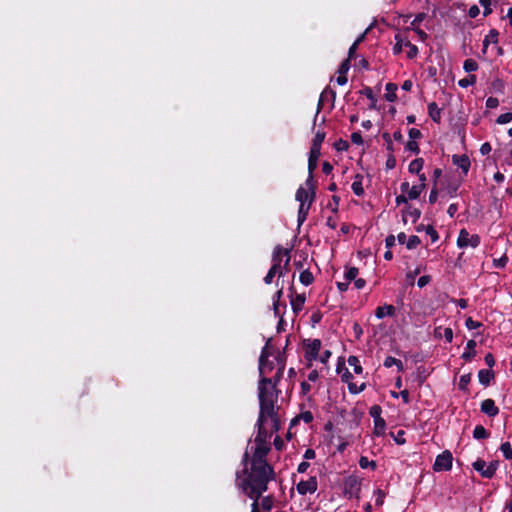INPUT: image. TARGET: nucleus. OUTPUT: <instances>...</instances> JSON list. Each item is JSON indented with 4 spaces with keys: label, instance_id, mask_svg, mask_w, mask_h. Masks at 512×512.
<instances>
[{
    "label": "nucleus",
    "instance_id": "obj_1",
    "mask_svg": "<svg viewBox=\"0 0 512 512\" xmlns=\"http://www.w3.org/2000/svg\"><path fill=\"white\" fill-rule=\"evenodd\" d=\"M266 456L252 455L246 450L242 457L244 466L241 472H237V479L244 476L239 487L249 498L259 500L261 495L267 491L268 484L275 479V471L272 465L267 462Z\"/></svg>",
    "mask_w": 512,
    "mask_h": 512
},
{
    "label": "nucleus",
    "instance_id": "obj_2",
    "mask_svg": "<svg viewBox=\"0 0 512 512\" xmlns=\"http://www.w3.org/2000/svg\"><path fill=\"white\" fill-rule=\"evenodd\" d=\"M262 412H265L262 408ZM257 435L254 439L255 446L251 447L252 455L266 456L271 451L270 439L272 432H268L263 424V413L258 414L256 422Z\"/></svg>",
    "mask_w": 512,
    "mask_h": 512
},
{
    "label": "nucleus",
    "instance_id": "obj_3",
    "mask_svg": "<svg viewBox=\"0 0 512 512\" xmlns=\"http://www.w3.org/2000/svg\"><path fill=\"white\" fill-rule=\"evenodd\" d=\"M259 400V413L263 412V424L265 425L268 418H270L272 422V433H277L281 429V420L278 414L279 406L277 405L278 401L267 399V395L264 390H261V397Z\"/></svg>",
    "mask_w": 512,
    "mask_h": 512
},
{
    "label": "nucleus",
    "instance_id": "obj_4",
    "mask_svg": "<svg viewBox=\"0 0 512 512\" xmlns=\"http://www.w3.org/2000/svg\"><path fill=\"white\" fill-rule=\"evenodd\" d=\"M284 364L278 367L277 372L272 378L262 376L258 382V399L261 397V390L263 389L267 395V399L278 401L281 391L278 389V384L281 381L284 373Z\"/></svg>",
    "mask_w": 512,
    "mask_h": 512
},
{
    "label": "nucleus",
    "instance_id": "obj_5",
    "mask_svg": "<svg viewBox=\"0 0 512 512\" xmlns=\"http://www.w3.org/2000/svg\"><path fill=\"white\" fill-rule=\"evenodd\" d=\"M382 408L380 405H373L369 409V415L374 420V429L373 435L375 436H383L385 434L386 422L381 417Z\"/></svg>",
    "mask_w": 512,
    "mask_h": 512
},
{
    "label": "nucleus",
    "instance_id": "obj_6",
    "mask_svg": "<svg viewBox=\"0 0 512 512\" xmlns=\"http://www.w3.org/2000/svg\"><path fill=\"white\" fill-rule=\"evenodd\" d=\"M304 357L307 361L311 362L318 359L321 349L320 339H304L303 340Z\"/></svg>",
    "mask_w": 512,
    "mask_h": 512
},
{
    "label": "nucleus",
    "instance_id": "obj_7",
    "mask_svg": "<svg viewBox=\"0 0 512 512\" xmlns=\"http://www.w3.org/2000/svg\"><path fill=\"white\" fill-rule=\"evenodd\" d=\"M481 238L478 234H472L465 229H461L457 238V246L459 248H466L468 246H471L473 248H476L480 245Z\"/></svg>",
    "mask_w": 512,
    "mask_h": 512
},
{
    "label": "nucleus",
    "instance_id": "obj_8",
    "mask_svg": "<svg viewBox=\"0 0 512 512\" xmlns=\"http://www.w3.org/2000/svg\"><path fill=\"white\" fill-rule=\"evenodd\" d=\"M453 455L449 450L443 451L437 455L433 464V470L435 472L449 471L452 469Z\"/></svg>",
    "mask_w": 512,
    "mask_h": 512
},
{
    "label": "nucleus",
    "instance_id": "obj_9",
    "mask_svg": "<svg viewBox=\"0 0 512 512\" xmlns=\"http://www.w3.org/2000/svg\"><path fill=\"white\" fill-rule=\"evenodd\" d=\"M361 482L356 476H349L344 482V493L349 497L358 496Z\"/></svg>",
    "mask_w": 512,
    "mask_h": 512
},
{
    "label": "nucleus",
    "instance_id": "obj_10",
    "mask_svg": "<svg viewBox=\"0 0 512 512\" xmlns=\"http://www.w3.org/2000/svg\"><path fill=\"white\" fill-rule=\"evenodd\" d=\"M318 487V482L315 476L310 477L308 480L304 481L301 480L296 488L300 495H305L307 493H314L316 492Z\"/></svg>",
    "mask_w": 512,
    "mask_h": 512
},
{
    "label": "nucleus",
    "instance_id": "obj_11",
    "mask_svg": "<svg viewBox=\"0 0 512 512\" xmlns=\"http://www.w3.org/2000/svg\"><path fill=\"white\" fill-rule=\"evenodd\" d=\"M289 253L290 249H285L279 244L276 245L272 253V266H275L276 268L281 270V263L283 261V257L288 256Z\"/></svg>",
    "mask_w": 512,
    "mask_h": 512
},
{
    "label": "nucleus",
    "instance_id": "obj_12",
    "mask_svg": "<svg viewBox=\"0 0 512 512\" xmlns=\"http://www.w3.org/2000/svg\"><path fill=\"white\" fill-rule=\"evenodd\" d=\"M452 162L454 165L458 166L461 169L462 173L466 176L469 172L471 162L469 157L466 154L462 155H453Z\"/></svg>",
    "mask_w": 512,
    "mask_h": 512
},
{
    "label": "nucleus",
    "instance_id": "obj_13",
    "mask_svg": "<svg viewBox=\"0 0 512 512\" xmlns=\"http://www.w3.org/2000/svg\"><path fill=\"white\" fill-rule=\"evenodd\" d=\"M498 35L499 34H486L483 40V51L486 52L490 45H492V50H496V54L502 55L503 49L499 47L498 44Z\"/></svg>",
    "mask_w": 512,
    "mask_h": 512
},
{
    "label": "nucleus",
    "instance_id": "obj_14",
    "mask_svg": "<svg viewBox=\"0 0 512 512\" xmlns=\"http://www.w3.org/2000/svg\"><path fill=\"white\" fill-rule=\"evenodd\" d=\"M481 412L489 417H495L499 414V408L495 405L493 399H485L481 402Z\"/></svg>",
    "mask_w": 512,
    "mask_h": 512
},
{
    "label": "nucleus",
    "instance_id": "obj_15",
    "mask_svg": "<svg viewBox=\"0 0 512 512\" xmlns=\"http://www.w3.org/2000/svg\"><path fill=\"white\" fill-rule=\"evenodd\" d=\"M396 313V309L393 305L391 304H385L383 306H378L376 309H375V316L378 318V319H383L385 316H394Z\"/></svg>",
    "mask_w": 512,
    "mask_h": 512
},
{
    "label": "nucleus",
    "instance_id": "obj_16",
    "mask_svg": "<svg viewBox=\"0 0 512 512\" xmlns=\"http://www.w3.org/2000/svg\"><path fill=\"white\" fill-rule=\"evenodd\" d=\"M477 343L475 340L470 339L466 343L465 351L462 353L461 358L469 362L476 356Z\"/></svg>",
    "mask_w": 512,
    "mask_h": 512
},
{
    "label": "nucleus",
    "instance_id": "obj_17",
    "mask_svg": "<svg viewBox=\"0 0 512 512\" xmlns=\"http://www.w3.org/2000/svg\"><path fill=\"white\" fill-rule=\"evenodd\" d=\"M320 155H321L320 150L310 148L309 158H308V173L309 174H313L314 171L316 170L317 165H318V159H319Z\"/></svg>",
    "mask_w": 512,
    "mask_h": 512
},
{
    "label": "nucleus",
    "instance_id": "obj_18",
    "mask_svg": "<svg viewBox=\"0 0 512 512\" xmlns=\"http://www.w3.org/2000/svg\"><path fill=\"white\" fill-rule=\"evenodd\" d=\"M313 202H314V199L310 198L309 202L307 204H304L302 202V204L299 205L298 215H297V221H298L299 226L302 225L306 221L308 213H309V209Z\"/></svg>",
    "mask_w": 512,
    "mask_h": 512
},
{
    "label": "nucleus",
    "instance_id": "obj_19",
    "mask_svg": "<svg viewBox=\"0 0 512 512\" xmlns=\"http://www.w3.org/2000/svg\"><path fill=\"white\" fill-rule=\"evenodd\" d=\"M495 373L492 369H481L478 372V379L480 384L487 387L490 385V382L494 379Z\"/></svg>",
    "mask_w": 512,
    "mask_h": 512
},
{
    "label": "nucleus",
    "instance_id": "obj_20",
    "mask_svg": "<svg viewBox=\"0 0 512 512\" xmlns=\"http://www.w3.org/2000/svg\"><path fill=\"white\" fill-rule=\"evenodd\" d=\"M325 98H331L332 102H334L335 98H336V92L330 88H326L320 95V98H319V101H318V105H317V111H316V114H315V118H314V121L316 120L319 112L321 111V109L323 108V101Z\"/></svg>",
    "mask_w": 512,
    "mask_h": 512
},
{
    "label": "nucleus",
    "instance_id": "obj_21",
    "mask_svg": "<svg viewBox=\"0 0 512 512\" xmlns=\"http://www.w3.org/2000/svg\"><path fill=\"white\" fill-rule=\"evenodd\" d=\"M305 299V294H297L295 297L291 298L290 304L295 314H298L303 309Z\"/></svg>",
    "mask_w": 512,
    "mask_h": 512
},
{
    "label": "nucleus",
    "instance_id": "obj_22",
    "mask_svg": "<svg viewBox=\"0 0 512 512\" xmlns=\"http://www.w3.org/2000/svg\"><path fill=\"white\" fill-rule=\"evenodd\" d=\"M428 114L433 122L438 124L441 122V109L438 107L436 102L428 104Z\"/></svg>",
    "mask_w": 512,
    "mask_h": 512
},
{
    "label": "nucleus",
    "instance_id": "obj_23",
    "mask_svg": "<svg viewBox=\"0 0 512 512\" xmlns=\"http://www.w3.org/2000/svg\"><path fill=\"white\" fill-rule=\"evenodd\" d=\"M426 189L425 183H419L410 187V190L406 194L409 200H416L420 197L421 193Z\"/></svg>",
    "mask_w": 512,
    "mask_h": 512
},
{
    "label": "nucleus",
    "instance_id": "obj_24",
    "mask_svg": "<svg viewBox=\"0 0 512 512\" xmlns=\"http://www.w3.org/2000/svg\"><path fill=\"white\" fill-rule=\"evenodd\" d=\"M386 93L384 95V98L388 102H395L397 100V94L396 91L398 89L397 85L395 83L389 82L385 86Z\"/></svg>",
    "mask_w": 512,
    "mask_h": 512
},
{
    "label": "nucleus",
    "instance_id": "obj_25",
    "mask_svg": "<svg viewBox=\"0 0 512 512\" xmlns=\"http://www.w3.org/2000/svg\"><path fill=\"white\" fill-rule=\"evenodd\" d=\"M407 215H409L412 218L413 223H415L421 217V210L418 208H412V207L410 209L405 208L402 211V218H403L404 223L407 222V219H406Z\"/></svg>",
    "mask_w": 512,
    "mask_h": 512
},
{
    "label": "nucleus",
    "instance_id": "obj_26",
    "mask_svg": "<svg viewBox=\"0 0 512 512\" xmlns=\"http://www.w3.org/2000/svg\"><path fill=\"white\" fill-rule=\"evenodd\" d=\"M383 365L386 368H390L392 366H396L398 372H403L404 371V365H403L402 361L397 359V358H394L392 356H387L385 358V360H384Z\"/></svg>",
    "mask_w": 512,
    "mask_h": 512
},
{
    "label": "nucleus",
    "instance_id": "obj_27",
    "mask_svg": "<svg viewBox=\"0 0 512 512\" xmlns=\"http://www.w3.org/2000/svg\"><path fill=\"white\" fill-rule=\"evenodd\" d=\"M363 176L361 174H357L355 176V180L351 185V189L354 194L357 196H362L364 194L363 184H362Z\"/></svg>",
    "mask_w": 512,
    "mask_h": 512
},
{
    "label": "nucleus",
    "instance_id": "obj_28",
    "mask_svg": "<svg viewBox=\"0 0 512 512\" xmlns=\"http://www.w3.org/2000/svg\"><path fill=\"white\" fill-rule=\"evenodd\" d=\"M306 190L310 191V198L314 199L316 198V189H317V183L314 180L313 174L308 173V177L305 181Z\"/></svg>",
    "mask_w": 512,
    "mask_h": 512
},
{
    "label": "nucleus",
    "instance_id": "obj_29",
    "mask_svg": "<svg viewBox=\"0 0 512 512\" xmlns=\"http://www.w3.org/2000/svg\"><path fill=\"white\" fill-rule=\"evenodd\" d=\"M424 165V159L423 158H416L412 160L408 166V171L411 174H419L421 170L423 169Z\"/></svg>",
    "mask_w": 512,
    "mask_h": 512
},
{
    "label": "nucleus",
    "instance_id": "obj_30",
    "mask_svg": "<svg viewBox=\"0 0 512 512\" xmlns=\"http://www.w3.org/2000/svg\"><path fill=\"white\" fill-rule=\"evenodd\" d=\"M326 133L324 131H317L314 138L312 139L311 149H316L321 151V145L325 140Z\"/></svg>",
    "mask_w": 512,
    "mask_h": 512
},
{
    "label": "nucleus",
    "instance_id": "obj_31",
    "mask_svg": "<svg viewBox=\"0 0 512 512\" xmlns=\"http://www.w3.org/2000/svg\"><path fill=\"white\" fill-rule=\"evenodd\" d=\"M472 467L474 470H476L483 478L491 479V477H488L486 474V462L483 459H477L473 464Z\"/></svg>",
    "mask_w": 512,
    "mask_h": 512
},
{
    "label": "nucleus",
    "instance_id": "obj_32",
    "mask_svg": "<svg viewBox=\"0 0 512 512\" xmlns=\"http://www.w3.org/2000/svg\"><path fill=\"white\" fill-rule=\"evenodd\" d=\"M295 198L297 201L300 202V204H302V201L304 204H307L310 199V191H308L304 187L300 186L296 191Z\"/></svg>",
    "mask_w": 512,
    "mask_h": 512
},
{
    "label": "nucleus",
    "instance_id": "obj_33",
    "mask_svg": "<svg viewBox=\"0 0 512 512\" xmlns=\"http://www.w3.org/2000/svg\"><path fill=\"white\" fill-rule=\"evenodd\" d=\"M490 436L488 430L482 425H476L473 430V437L477 440L487 439Z\"/></svg>",
    "mask_w": 512,
    "mask_h": 512
},
{
    "label": "nucleus",
    "instance_id": "obj_34",
    "mask_svg": "<svg viewBox=\"0 0 512 512\" xmlns=\"http://www.w3.org/2000/svg\"><path fill=\"white\" fill-rule=\"evenodd\" d=\"M367 34H360L359 37L354 41V43L350 46L348 50V57L346 59H353L356 56V50L359 44L365 39Z\"/></svg>",
    "mask_w": 512,
    "mask_h": 512
},
{
    "label": "nucleus",
    "instance_id": "obj_35",
    "mask_svg": "<svg viewBox=\"0 0 512 512\" xmlns=\"http://www.w3.org/2000/svg\"><path fill=\"white\" fill-rule=\"evenodd\" d=\"M277 274H278L279 277H282L283 276V270H280V269L276 268L275 266H271L270 269L268 270V273L264 277L265 284H267V285L271 284L272 281H273V278Z\"/></svg>",
    "mask_w": 512,
    "mask_h": 512
},
{
    "label": "nucleus",
    "instance_id": "obj_36",
    "mask_svg": "<svg viewBox=\"0 0 512 512\" xmlns=\"http://www.w3.org/2000/svg\"><path fill=\"white\" fill-rule=\"evenodd\" d=\"M427 17V14L424 13V12H421V13H418L414 20L411 22V29L413 30V32H423V30H421L418 25L423 22Z\"/></svg>",
    "mask_w": 512,
    "mask_h": 512
},
{
    "label": "nucleus",
    "instance_id": "obj_37",
    "mask_svg": "<svg viewBox=\"0 0 512 512\" xmlns=\"http://www.w3.org/2000/svg\"><path fill=\"white\" fill-rule=\"evenodd\" d=\"M299 280L303 285L308 286L313 283L314 276L309 269H306L300 273Z\"/></svg>",
    "mask_w": 512,
    "mask_h": 512
},
{
    "label": "nucleus",
    "instance_id": "obj_38",
    "mask_svg": "<svg viewBox=\"0 0 512 512\" xmlns=\"http://www.w3.org/2000/svg\"><path fill=\"white\" fill-rule=\"evenodd\" d=\"M360 93L364 96H366L370 101H371V105H370V108L371 109H374L376 108V102H377V98L375 97L374 93H373V90L370 88V87H364Z\"/></svg>",
    "mask_w": 512,
    "mask_h": 512
},
{
    "label": "nucleus",
    "instance_id": "obj_39",
    "mask_svg": "<svg viewBox=\"0 0 512 512\" xmlns=\"http://www.w3.org/2000/svg\"><path fill=\"white\" fill-rule=\"evenodd\" d=\"M358 273H359V270L357 267L346 266L344 278L346 279V281H348L350 283V281H354L357 278Z\"/></svg>",
    "mask_w": 512,
    "mask_h": 512
},
{
    "label": "nucleus",
    "instance_id": "obj_40",
    "mask_svg": "<svg viewBox=\"0 0 512 512\" xmlns=\"http://www.w3.org/2000/svg\"><path fill=\"white\" fill-rule=\"evenodd\" d=\"M359 466L362 469H372L375 470L377 468V463L374 460H369L366 456H361L359 459Z\"/></svg>",
    "mask_w": 512,
    "mask_h": 512
},
{
    "label": "nucleus",
    "instance_id": "obj_41",
    "mask_svg": "<svg viewBox=\"0 0 512 512\" xmlns=\"http://www.w3.org/2000/svg\"><path fill=\"white\" fill-rule=\"evenodd\" d=\"M348 364L353 367V370L356 374H361L363 371V368L360 364L359 359L356 356H349L348 357Z\"/></svg>",
    "mask_w": 512,
    "mask_h": 512
},
{
    "label": "nucleus",
    "instance_id": "obj_42",
    "mask_svg": "<svg viewBox=\"0 0 512 512\" xmlns=\"http://www.w3.org/2000/svg\"><path fill=\"white\" fill-rule=\"evenodd\" d=\"M470 381H471V373L462 375L459 379L458 388L462 391L467 392L468 385H469Z\"/></svg>",
    "mask_w": 512,
    "mask_h": 512
},
{
    "label": "nucleus",
    "instance_id": "obj_43",
    "mask_svg": "<svg viewBox=\"0 0 512 512\" xmlns=\"http://www.w3.org/2000/svg\"><path fill=\"white\" fill-rule=\"evenodd\" d=\"M463 69L468 73L474 72L478 69V63L474 59L468 58L464 61Z\"/></svg>",
    "mask_w": 512,
    "mask_h": 512
},
{
    "label": "nucleus",
    "instance_id": "obj_44",
    "mask_svg": "<svg viewBox=\"0 0 512 512\" xmlns=\"http://www.w3.org/2000/svg\"><path fill=\"white\" fill-rule=\"evenodd\" d=\"M491 88L496 93H504L505 83L503 80L496 78L492 81Z\"/></svg>",
    "mask_w": 512,
    "mask_h": 512
},
{
    "label": "nucleus",
    "instance_id": "obj_45",
    "mask_svg": "<svg viewBox=\"0 0 512 512\" xmlns=\"http://www.w3.org/2000/svg\"><path fill=\"white\" fill-rule=\"evenodd\" d=\"M420 244L421 239L417 235H411L406 242V247L409 250H413L417 248Z\"/></svg>",
    "mask_w": 512,
    "mask_h": 512
},
{
    "label": "nucleus",
    "instance_id": "obj_46",
    "mask_svg": "<svg viewBox=\"0 0 512 512\" xmlns=\"http://www.w3.org/2000/svg\"><path fill=\"white\" fill-rule=\"evenodd\" d=\"M274 505L273 496L268 495L262 498L261 507L264 511H271Z\"/></svg>",
    "mask_w": 512,
    "mask_h": 512
},
{
    "label": "nucleus",
    "instance_id": "obj_47",
    "mask_svg": "<svg viewBox=\"0 0 512 512\" xmlns=\"http://www.w3.org/2000/svg\"><path fill=\"white\" fill-rule=\"evenodd\" d=\"M476 83V76L475 75H468L467 77L460 79L458 81V85L462 88H467L471 85H474Z\"/></svg>",
    "mask_w": 512,
    "mask_h": 512
},
{
    "label": "nucleus",
    "instance_id": "obj_48",
    "mask_svg": "<svg viewBox=\"0 0 512 512\" xmlns=\"http://www.w3.org/2000/svg\"><path fill=\"white\" fill-rule=\"evenodd\" d=\"M500 451L502 452L505 459H512V447L509 442L502 443L500 446Z\"/></svg>",
    "mask_w": 512,
    "mask_h": 512
},
{
    "label": "nucleus",
    "instance_id": "obj_49",
    "mask_svg": "<svg viewBox=\"0 0 512 512\" xmlns=\"http://www.w3.org/2000/svg\"><path fill=\"white\" fill-rule=\"evenodd\" d=\"M390 436L394 439L396 444L398 445H404L406 443L405 439V431L404 430H398L396 434L393 432H390Z\"/></svg>",
    "mask_w": 512,
    "mask_h": 512
},
{
    "label": "nucleus",
    "instance_id": "obj_50",
    "mask_svg": "<svg viewBox=\"0 0 512 512\" xmlns=\"http://www.w3.org/2000/svg\"><path fill=\"white\" fill-rule=\"evenodd\" d=\"M425 232L430 237L432 243H435L439 240V234L432 225H427Z\"/></svg>",
    "mask_w": 512,
    "mask_h": 512
},
{
    "label": "nucleus",
    "instance_id": "obj_51",
    "mask_svg": "<svg viewBox=\"0 0 512 512\" xmlns=\"http://www.w3.org/2000/svg\"><path fill=\"white\" fill-rule=\"evenodd\" d=\"M405 47H408L407 58L413 59L418 55V48L416 45L412 44L410 41L405 42Z\"/></svg>",
    "mask_w": 512,
    "mask_h": 512
},
{
    "label": "nucleus",
    "instance_id": "obj_52",
    "mask_svg": "<svg viewBox=\"0 0 512 512\" xmlns=\"http://www.w3.org/2000/svg\"><path fill=\"white\" fill-rule=\"evenodd\" d=\"M395 45L393 47V51L395 54H398L402 51V42H404V34H395Z\"/></svg>",
    "mask_w": 512,
    "mask_h": 512
},
{
    "label": "nucleus",
    "instance_id": "obj_53",
    "mask_svg": "<svg viewBox=\"0 0 512 512\" xmlns=\"http://www.w3.org/2000/svg\"><path fill=\"white\" fill-rule=\"evenodd\" d=\"M333 147L336 151L342 152L348 150L349 143L346 140L338 139L334 142Z\"/></svg>",
    "mask_w": 512,
    "mask_h": 512
},
{
    "label": "nucleus",
    "instance_id": "obj_54",
    "mask_svg": "<svg viewBox=\"0 0 512 512\" xmlns=\"http://www.w3.org/2000/svg\"><path fill=\"white\" fill-rule=\"evenodd\" d=\"M340 197L337 195H333L331 202L328 203L327 208H329L333 213H337L339 209Z\"/></svg>",
    "mask_w": 512,
    "mask_h": 512
},
{
    "label": "nucleus",
    "instance_id": "obj_55",
    "mask_svg": "<svg viewBox=\"0 0 512 512\" xmlns=\"http://www.w3.org/2000/svg\"><path fill=\"white\" fill-rule=\"evenodd\" d=\"M499 462L497 460L491 461L486 468V474L488 477H493L498 469Z\"/></svg>",
    "mask_w": 512,
    "mask_h": 512
},
{
    "label": "nucleus",
    "instance_id": "obj_56",
    "mask_svg": "<svg viewBox=\"0 0 512 512\" xmlns=\"http://www.w3.org/2000/svg\"><path fill=\"white\" fill-rule=\"evenodd\" d=\"M465 326L469 329V330H474V329H478L482 326V323L479 322V321H475L473 320L472 317H468L465 321Z\"/></svg>",
    "mask_w": 512,
    "mask_h": 512
},
{
    "label": "nucleus",
    "instance_id": "obj_57",
    "mask_svg": "<svg viewBox=\"0 0 512 512\" xmlns=\"http://www.w3.org/2000/svg\"><path fill=\"white\" fill-rule=\"evenodd\" d=\"M511 121H512V113L511 112L503 113V114L499 115L498 118L496 119V122L498 124H507Z\"/></svg>",
    "mask_w": 512,
    "mask_h": 512
},
{
    "label": "nucleus",
    "instance_id": "obj_58",
    "mask_svg": "<svg viewBox=\"0 0 512 512\" xmlns=\"http://www.w3.org/2000/svg\"><path fill=\"white\" fill-rule=\"evenodd\" d=\"M408 201H409V199H408L407 195H405V194H400L395 199V202H396L397 206H400V205L404 204V205H406L405 208L410 209L411 205L408 203Z\"/></svg>",
    "mask_w": 512,
    "mask_h": 512
},
{
    "label": "nucleus",
    "instance_id": "obj_59",
    "mask_svg": "<svg viewBox=\"0 0 512 512\" xmlns=\"http://www.w3.org/2000/svg\"><path fill=\"white\" fill-rule=\"evenodd\" d=\"M405 149L406 150H409L415 154H419L420 152V148H419V145L416 141L414 140H409L406 145H405Z\"/></svg>",
    "mask_w": 512,
    "mask_h": 512
},
{
    "label": "nucleus",
    "instance_id": "obj_60",
    "mask_svg": "<svg viewBox=\"0 0 512 512\" xmlns=\"http://www.w3.org/2000/svg\"><path fill=\"white\" fill-rule=\"evenodd\" d=\"M508 263V257L504 254L498 259L493 260V266L495 268H504Z\"/></svg>",
    "mask_w": 512,
    "mask_h": 512
},
{
    "label": "nucleus",
    "instance_id": "obj_61",
    "mask_svg": "<svg viewBox=\"0 0 512 512\" xmlns=\"http://www.w3.org/2000/svg\"><path fill=\"white\" fill-rule=\"evenodd\" d=\"M350 61L349 59H345L338 68V74H347L350 69Z\"/></svg>",
    "mask_w": 512,
    "mask_h": 512
},
{
    "label": "nucleus",
    "instance_id": "obj_62",
    "mask_svg": "<svg viewBox=\"0 0 512 512\" xmlns=\"http://www.w3.org/2000/svg\"><path fill=\"white\" fill-rule=\"evenodd\" d=\"M408 135L410 140L420 139L422 137V132L417 128H410L408 131Z\"/></svg>",
    "mask_w": 512,
    "mask_h": 512
},
{
    "label": "nucleus",
    "instance_id": "obj_63",
    "mask_svg": "<svg viewBox=\"0 0 512 512\" xmlns=\"http://www.w3.org/2000/svg\"><path fill=\"white\" fill-rule=\"evenodd\" d=\"M348 389H349V392L352 393V394H358L360 392H362L364 389H365V384L363 383L361 386H357L356 384L354 383H349L348 384Z\"/></svg>",
    "mask_w": 512,
    "mask_h": 512
},
{
    "label": "nucleus",
    "instance_id": "obj_64",
    "mask_svg": "<svg viewBox=\"0 0 512 512\" xmlns=\"http://www.w3.org/2000/svg\"><path fill=\"white\" fill-rule=\"evenodd\" d=\"M273 445L277 451H282L285 448L283 439L278 435L274 438Z\"/></svg>",
    "mask_w": 512,
    "mask_h": 512
}]
</instances>
